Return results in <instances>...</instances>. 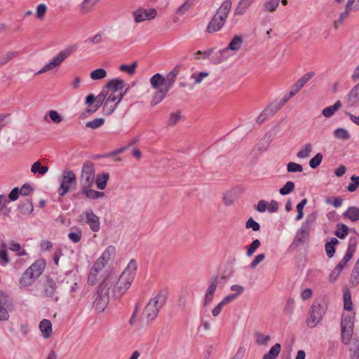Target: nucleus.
Instances as JSON below:
<instances>
[{
	"instance_id": "1",
	"label": "nucleus",
	"mask_w": 359,
	"mask_h": 359,
	"mask_svg": "<svg viewBox=\"0 0 359 359\" xmlns=\"http://www.w3.org/2000/svg\"><path fill=\"white\" fill-rule=\"evenodd\" d=\"M136 262L131 260L121 275L118 276L113 271L103 285L107 286L111 291L113 298L119 299L130 288L136 275Z\"/></svg>"
},
{
	"instance_id": "2",
	"label": "nucleus",
	"mask_w": 359,
	"mask_h": 359,
	"mask_svg": "<svg viewBox=\"0 0 359 359\" xmlns=\"http://www.w3.org/2000/svg\"><path fill=\"white\" fill-rule=\"evenodd\" d=\"M328 304V299L325 297H318L313 302L306 320L309 327H315L323 320L327 312Z\"/></svg>"
},
{
	"instance_id": "3",
	"label": "nucleus",
	"mask_w": 359,
	"mask_h": 359,
	"mask_svg": "<svg viewBox=\"0 0 359 359\" xmlns=\"http://www.w3.org/2000/svg\"><path fill=\"white\" fill-rule=\"evenodd\" d=\"M167 299V292L160 291L154 297L151 299L143 310L142 323H149L158 316L160 309L165 304Z\"/></svg>"
},
{
	"instance_id": "4",
	"label": "nucleus",
	"mask_w": 359,
	"mask_h": 359,
	"mask_svg": "<svg viewBox=\"0 0 359 359\" xmlns=\"http://www.w3.org/2000/svg\"><path fill=\"white\" fill-rule=\"evenodd\" d=\"M232 6L231 0L224 1L208 23L206 31L208 33L218 32L224 26Z\"/></svg>"
},
{
	"instance_id": "5",
	"label": "nucleus",
	"mask_w": 359,
	"mask_h": 359,
	"mask_svg": "<svg viewBox=\"0 0 359 359\" xmlns=\"http://www.w3.org/2000/svg\"><path fill=\"white\" fill-rule=\"evenodd\" d=\"M45 266L46 263L43 260L36 261L23 273L19 282L20 286L25 287L31 285L42 273Z\"/></svg>"
},
{
	"instance_id": "6",
	"label": "nucleus",
	"mask_w": 359,
	"mask_h": 359,
	"mask_svg": "<svg viewBox=\"0 0 359 359\" xmlns=\"http://www.w3.org/2000/svg\"><path fill=\"white\" fill-rule=\"evenodd\" d=\"M112 272L109 266H104L95 262L90 271L88 282L90 285L100 282L99 285H102L109 278Z\"/></svg>"
},
{
	"instance_id": "7",
	"label": "nucleus",
	"mask_w": 359,
	"mask_h": 359,
	"mask_svg": "<svg viewBox=\"0 0 359 359\" xmlns=\"http://www.w3.org/2000/svg\"><path fill=\"white\" fill-rule=\"evenodd\" d=\"M77 49L76 45H72L66 47L65 49L59 52L51 60L41 69L37 74L46 73L55 67H58L63 61H65L69 55L74 53Z\"/></svg>"
},
{
	"instance_id": "8",
	"label": "nucleus",
	"mask_w": 359,
	"mask_h": 359,
	"mask_svg": "<svg viewBox=\"0 0 359 359\" xmlns=\"http://www.w3.org/2000/svg\"><path fill=\"white\" fill-rule=\"evenodd\" d=\"M179 67H176L167 74L166 77H165L167 81L166 86L160 88L156 92L155 95H154L151 101V104L152 106L156 105L157 104L160 103L165 97L170 89L174 85L176 77L179 74Z\"/></svg>"
},
{
	"instance_id": "9",
	"label": "nucleus",
	"mask_w": 359,
	"mask_h": 359,
	"mask_svg": "<svg viewBox=\"0 0 359 359\" xmlns=\"http://www.w3.org/2000/svg\"><path fill=\"white\" fill-rule=\"evenodd\" d=\"M111 291L107 286L99 285L93 296V306L97 313H101L107 308Z\"/></svg>"
},
{
	"instance_id": "10",
	"label": "nucleus",
	"mask_w": 359,
	"mask_h": 359,
	"mask_svg": "<svg viewBox=\"0 0 359 359\" xmlns=\"http://www.w3.org/2000/svg\"><path fill=\"white\" fill-rule=\"evenodd\" d=\"M95 170L94 165L90 161L83 163L80 177L81 189L93 187L95 182Z\"/></svg>"
},
{
	"instance_id": "11",
	"label": "nucleus",
	"mask_w": 359,
	"mask_h": 359,
	"mask_svg": "<svg viewBox=\"0 0 359 359\" xmlns=\"http://www.w3.org/2000/svg\"><path fill=\"white\" fill-rule=\"evenodd\" d=\"M243 43V39L241 36L235 35L231 40L230 41L228 46L222 50H220L219 51L220 56L222 57V59L220 60H215L214 63H219L226 57H225L226 53L229 50H233V51H238Z\"/></svg>"
},
{
	"instance_id": "12",
	"label": "nucleus",
	"mask_w": 359,
	"mask_h": 359,
	"mask_svg": "<svg viewBox=\"0 0 359 359\" xmlns=\"http://www.w3.org/2000/svg\"><path fill=\"white\" fill-rule=\"evenodd\" d=\"M157 12L154 8L148 10L140 8L133 12V15L135 22L140 23L145 20L154 19L156 16Z\"/></svg>"
},
{
	"instance_id": "13",
	"label": "nucleus",
	"mask_w": 359,
	"mask_h": 359,
	"mask_svg": "<svg viewBox=\"0 0 359 359\" xmlns=\"http://www.w3.org/2000/svg\"><path fill=\"white\" fill-rule=\"evenodd\" d=\"M219 279L217 276L212 277L210 279L208 287L204 295V306H208L212 302L213 299V295L217 287Z\"/></svg>"
},
{
	"instance_id": "14",
	"label": "nucleus",
	"mask_w": 359,
	"mask_h": 359,
	"mask_svg": "<svg viewBox=\"0 0 359 359\" xmlns=\"http://www.w3.org/2000/svg\"><path fill=\"white\" fill-rule=\"evenodd\" d=\"M342 342L348 347L351 359L359 358V338H342Z\"/></svg>"
},
{
	"instance_id": "15",
	"label": "nucleus",
	"mask_w": 359,
	"mask_h": 359,
	"mask_svg": "<svg viewBox=\"0 0 359 359\" xmlns=\"http://www.w3.org/2000/svg\"><path fill=\"white\" fill-rule=\"evenodd\" d=\"M346 104L348 108H355L359 106V83L348 94Z\"/></svg>"
},
{
	"instance_id": "16",
	"label": "nucleus",
	"mask_w": 359,
	"mask_h": 359,
	"mask_svg": "<svg viewBox=\"0 0 359 359\" xmlns=\"http://www.w3.org/2000/svg\"><path fill=\"white\" fill-rule=\"evenodd\" d=\"M86 222L88 224L90 229L93 232H97L100 229V222L99 217L93 212L92 210H87L85 212Z\"/></svg>"
},
{
	"instance_id": "17",
	"label": "nucleus",
	"mask_w": 359,
	"mask_h": 359,
	"mask_svg": "<svg viewBox=\"0 0 359 359\" xmlns=\"http://www.w3.org/2000/svg\"><path fill=\"white\" fill-rule=\"evenodd\" d=\"M315 73L313 72H310L304 76H302L299 80H297L291 88L290 96H294L314 76Z\"/></svg>"
},
{
	"instance_id": "18",
	"label": "nucleus",
	"mask_w": 359,
	"mask_h": 359,
	"mask_svg": "<svg viewBox=\"0 0 359 359\" xmlns=\"http://www.w3.org/2000/svg\"><path fill=\"white\" fill-rule=\"evenodd\" d=\"M353 329V318L343 316L341 322V337H351Z\"/></svg>"
},
{
	"instance_id": "19",
	"label": "nucleus",
	"mask_w": 359,
	"mask_h": 359,
	"mask_svg": "<svg viewBox=\"0 0 359 359\" xmlns=\"http://www.w3.org/2000/svg\"><path fill=\"white\" fill-rule=\"evenodd\" d=\"M116 253V248L113 245L108 246L102 255L97 259V262H100V264L104 266H108L107 263L112 259L113 257Z\"/></svg>"
},
{
	"instance_id": "20",
	"label": "nucleus",
	"mask_w": 359,
	"mask_h": 359,
	"mask_svg": "<svg viewBox=\"0 0 359 359\" xmlns=\"http://www.w3.org/2000/svg\"><path fill=\"white\" fill-rule=\"evenodd\" d=\"M256 0H239L234 9V15H243Z\"/></svg>"
},
{
	"instance_id": "21",
	"label": "nucleus",
	"mask_w": 359,
	"mask_h": 359,
	"mask_svg": "<svg viewBox=\"0 0 359 359\" xmlns=\"http://www.w3.org/2000/svg\"><path fill=\"white\" fill-rule=\"evenodd\" d=\"M150 83L153 88L158 89V90L160 88L166 86V80L165 78L163 76L162 74L157 73L154 74L151 79H150Z\"/></svg>"
},
{
	"instance_id": "22",
	"label": "nucleus",
	"mask_w": 359,
	"mask_h": 359,
	"mask_svg": "<svg viewBox=\"0 0 359 359\" xmlns=\"http://www.w3.org/2000/svg\"><path fill=\"white\" fill-rule=\"evenodd\" d=\"M81 194L90 199H97L103 198L104 193L92 189V187H85L81 189Z\"/></svg>"
},
{
	"instance_id": "23",
	"label": "nucleus",
	"mask_w": 359,
	"mask_h": 359,
	"mask_svg": "<svg viewBox=\"0 0 359 359\" xmlns=\"http://www.w3.org/2000/svg\"><path fill=\"white\" fill-rule=\"evenodd\" d=\"M356 239H350L346 252L342 259L343 264H347L351 260L356 250Z\"/></svg>"
},
{
	"instance_id": "24",
	"label": "nucleus",
	"mask_w": 359,
	"mask_h": 359,
	"mask_svg": "<svg viewBox=\"0 0 359 359\" xmlns=\"http://www.w3.org/2000/svg\"><path fill=\"white\" fill-rule=\"evenodd\" d=\"M343 217L355 222L359 220V208L355 206L349 207L344 213Z\"/></svg>"
},
{
	"instance_id": "25",
	"label": "nucleus",
	"mask_w": 359,
	"mask_h": 359,
	"mask_svg": "<svg viewBox=\"0 0 359 359\" xmlns=\"http://www.w3.org/2000/svg\"><path fill=\"white\" fill-rule=\"evenodd\" d=\"M280 0H266L262 5V11L264 13H273L279 6Z\"/></svg>"
},
{
	"instance_id": "26",
	"label": "nucleus",
	"mask_w": 359,
	"mask_h": 359,
	"mask_svg": "<svg viewBox=\"0 0 359 359\" xmlns=\"http://www.w3.org/2000/svg\"><path fill=\"white\" fill-rule=\"evenodd\" d=\"M124 86V81L123 80L121 79H114L111 81H109L104 89L111 90L113 92H118V90H121Z\"/></svg>"
},
{
	"instance_id": "27",
	"label": "nucleus",
	"mask_w": 359,
	"mask_h": 359,
	"mask_svg": "<svg viewBox=\"0 0 359 359\" xmlns=\"http://www.w3.org/2000/svg\"><path fill=\"white\" fill-rule=\"evenodd\" d=\"M311 229L302 225L299 229L297 231L294 241L297 243H303L309 236Z\"/></svg>"
},
{
	"instance_id": "28",
	"label": "nucleus",
	"mask_w": 359,
	"mask_h": 359,
	"mask_svg": "<svg viewBox=\"0 0 359 359\" xmlns=\"http://www.w3.org/2000/svg\"><path fill=\"white\" fill-rule=\"evenodd\" d=\"M341 107V102L338 100L334 105L329 106L323 109L322 111L323 115L326 118H330L334 114V113Z\"/></svg>"
},
{
	"instance_id": "29",
	"label": "nucleus",
	"mask_w": 359,
	"mask_h": 359,
	"mask_svg": "<svg viewBox=\"0 0 359 359\" xmlns=\"http://www.w3.org/2000/svg\"><path fill=\"white\" fill-rule=\"evenodd\" d=\"M48 117L55 123L59 124L62 122V118L60 114L55 110H50L43 117L46 122H49Z\"/></svg>"
},
{
	"instance_id": "30",
	"label": "nucleus",
	"mask_w": 359,
	"mask_h": 359,
	"mask_svg": "<svg viewBox=\"0 0 359 359\" xmlns=\"http://www.w3.org/2000/svg\"><path fill=\"white\" fill-rule=\"evenodd\" d=\"M333 135L334 138L341 140H348L351 138V135L348 131L343 128H339L334 130Z\"/></svg>"
},
{
	"instance_id": "31",
	"label": "nucleus",
	"mask_w": 359,
	"mask_h": 359,
	"mask_svg": "<svg viewBox=\"0 0 359 359\" xmlns=\"http://www.w3.org/2000/svg\"><path fill=\"white\" fill-rule=\"evenodd\" d=\"M39 328L43 337H50L52 332V324L50 320H43L39 324Z\"/></svg>"
},
{
	"instance_id": "32",
	"label": "nucleus",
	"mask_w": 359,
	"mask_h": 359,
	"mask_svg": "<svg viewBox=\"0 0 359 359\" xmlns=\"http://www.w3.org/2000/svg\"><path fill=\"white\" fill-rule=\"evenodd\" d=\"M48 171V168L42 165L39 161L34 162L31 167V172L33 174L39 173L41 175H45Z\"/></svg>"
},
{
	"instance_id": "33",
	"label": "nucleus",
	"mask_w": 359,
	"mask_h": 359,
	"mask_svg": "<svg viewBox=\"0 0 359 359\" xmlns=\"http://www.w3.org/2000/svg\"><path fill=\"white\" fill-rule=\"evenodd\" d=\"M109 178V175L107 172H104L97 175L96 180H95L97 188L101 190L104 189L107 187V183Z\"/></svg>"
},
{
	"instance_id": "34",
	"label": "nucleus",
	"mask_w": 359,
	"mask_h": 359,
	"mask_svg": "<svg viewBox=\"0 0 359 359\" xmlns=\"http://www.w3.org/2000/svg\"><path fill=\"white\" fill-rule=\"evenodd\" d=\"M62 181L67 184H72L76 182V177L75 174L69 169H66L62 172Z\"/></svg>"
},
{
	"instance_id": "35",
	"label": "nucleus",
	"mask_w": 359,
	"mask_h": 359,
	"mask_svg": "<svg viewBox=\"0 0 359 359\" xmlns=\"http://www.w3.org/2000/svg\"><path fill=\"white\" fill-rule=\"evenodd\" d=\"M280 348V344L278 343L276 344L271 347L269 351L264 355L263 359H275L278 355Z\"/></svg>"
},
{
	"instance_id": "36",
	"label": "nucleus",
	"mask_w": 359,
	"mask_h": 359,
	"mask_svg": "<svg viewBox=\"0 0 359 359\" xmlns=\"http://www.w3.org/2000/svg\"><path fill=\"white\" fill-rule=\"evenodd\" d=\"M318 213L316 212H313L306 216L305 221L302 223V225L309 228V229H311L316 223Z\"/></svg>"
},
{
	"instance_id": "37",
	"label": "nucleus",
	"mask_w": 359,
	"mask_h": 359,
	"mask_svg": "<svg viewBox=\"0 0 359 359\" xmlns=\"http://www.w3.org/2000/svg\"><path fill=\"white\" fill-rule=\"evenodd\" d=\"M10 262L6 250V245L4 243L0 245V264L6 266Z\"/></svg>"
},
{
	"instance_id": "38",
	"label": "nucleus",
	"mask_w": 359,
	"mask_h": 359,
	"mask_svg": "<svg viewBox=\"0 0 359 359\" xmlns=\"http://www.w3.org/2000/svg\"><path fill=\"white\" fill-rule=\"evenodd\" d=\"M339 243L338 240L332 238L329 243L325 244V250L328 257H333L335 252V245Z\"/></svg>"
},
{
	"instance_id": "39",
	"label": "nucleus",
	"mask_w": 359,
	"mask_h": 359,
	"mask_svg": "<svg viewBox=\"0 0 359 359\" xmlns=\"http://www.w3.org/2000/svg\"><path fill=\"white\" fill-rule=\"evenodd\" d=\"M348 233V228L346 224H338L334 234L339 238L344 239Z\"/></svg>"
},
{
	"instance_id": "40",
	"label": "nucleus",
	"mask_w": 359,
	"mask_h": 359,
	"mask_svg": "<svg viewBox=\"0 0 359 359\" xmlns=\"http://www.w3.org/2000/svg\"><path fill=\"white\" fill-rule=\"evenodd\" d=\"M34 210L32 203L28 199L25 200L22 204L20 205V211L22 214L29 215Z\"/></svg>"
},
{
	"instance_id": "41",
	"label": "nucleus",
	"mask_w": 359,
	"mask_h": 359,
	"mask_svg": "<svg viewBox=\"0 0 359 359\" xmlns=\"http://www.w3.org/2000/svg\"><path fill=\"white\" fill-rule=\"evenodd\" d=\"M137 67V62H133L131 65L123 64L119 67V69L121 72H126L129 75H133L135 73L136 68Z\"/></svg>"
},
{
	"instance_id": "42",
	"label": "nucleus",
	"mask_w": 359,
	"mask_h": 359,
	"mask_svg": "<svg viewBox=\"0 0 359 359\" xmlns=\"http://www.w3.org/2000/svg\"><path fill=\"white\" fill-rule=\"evenodd\" d=\"M74 229V231H71L68 234V238L69 240H71L73 243H79L82 236V231L80 229L77 227H73L72 230Z\"/></svg>"
},
{
	"instance_id": "43",
	"label": "nucleus",
	"mask_w": 359,
	"mask_h": 359,
	"mask_svg": "<svg viewBox=\"0 0 359 359\" xmlns=\"http://www.w3.org/2000/svg\"><path fill=\"white\" fill-rule=\"evenodd\" d=\"M236 199L235 191H229L225 193L223 196V201L225 205L229 206L232 205Z\"/></svg>"
},
{
	"instance_id": "44",
	"label": "nucleus",
	"mask_w": 359,
	"mask_h": 359,
	"mask_svg": "<svg viewBox=\"0 0 359 359\" xmlns=\"http://www.w3.org/2000/svg\"><path fill=\"white\" fill-rule=\"evenodd\" d=\"M117 106V103L108 102V100H106L102 107L103 113L107 116L111 115L116 109Z\"/></svg>"
},
{
	"instance_id": "45",
	"label": "nucleus",
	"mask_w": 359,
	"mask_h": 359,
	"mask_svg": "<svg viewBox=\"0 0 359 359\" xmlns=\"http://www.w3.org/2000/svg\"><path fill=\"white\" fill-rule=\"evenodd\" d=\"M18 51H8L0 58L1 66L6 65L10 60L18 56Z\"/></svg>"
},
{
	"instance_id": "46",
	"label": "nucleus",
	"mask_w": 359,
	"mask_h": 359,
	"mask_svg": "<svg viewBox=\"0 0 359 359\" xmlns=\"http://www.w3.org/2000/svg\"><path fill=\"white\" fill-rule=\"evenodd\" d=\"M90 76L92 80H100L107 76V72L105 69L100 68L91 72Z\"/></svg>"
},
{
	"instance_id": "47",
	"label": "nucleus",
	"mask_w": 359,
	"mask_h": 359,
	"mask_svg": "<svg viewBox=\"0 0 359 359\" xmlns=\"http://www.w3.org/2000/svg\"><path fill=\"white\" fill-rule=\"evenodd\" d=\"M48 8L45 4H39L36 10V18L40 20H43Z\"/></svg>"
},
{
	"instance_id": "48",
	"label": "nucleus",
	"mask_w": 359,
	"mask_h": 359,
	"mask_svg": "<svg viewBox=\"0 0 359 359\" xmlns=\"http://www.w3.org/2000/svg\"><path fill=\"white\" fill-rule=\"evenodd\" d=\"M312 151V146L310 143H307L305 144L304 148L298 151L297 154V156L299 158H306L309 156L311 152Z\"/></svg>"
},
{
	"instance_id": "49",
	"label": "nucleus",
	"mask_w": 359,
	"mask_h": 359,
	"mask_svg": "<svg viewBox=\"0 0 359 359\" xmlns=\"http://www.w3.org/2000/svg\"><path fill=\"white\" fill-rule=\"evenodd\" d=\"M104 123V119L103 118H97L93 121H88L86 123V126L92 129H97L101 127Z\"/></svg>"
},
{
	"instance_id": "50",
	"label": "nucleus",
	"mask_w": 359,
	"mask_h": 359,
	"mask_svg": "<svg viewBox=\"0 0 359 359\" xmlns=\"http://www.w3.org/2000/svg\"><path fill=\"white\" fill-rule=\"evenodd\" d=\"M352 300H351V294L349 290H346L344 293V308L345 310L351 311L352 310Z\"/></svg>"
},
{
	"instance_id": "51",
	"label": "nucleus",
	"mask_w": 359,
	"mask_h": 359,
	"mask_svg": "<svg viewBox=\"0 0 359 359\" xmlns=\"http://www.w3.org/2000/svg\"><path fill=\"white\" fill-rule=\"evenodd\" d=\"M108 95V90L107 89H103L100 94L95 97V102H96V108L95 110L98 109L99 107L104 104V101L106 99L107 96Z\"/></svg>"
},
{
	"instance_id": "52",
	"label": "nucleus",
	"mask_w": 359,
	"mask_h": 359,
	"mask_svg": "<svg viewBox=\"0 0 359 359\" xmlns=\"http://www.w3.org/2000/svg\"><path fill=\"white\" fill-rule=\"evenodd\" d=\"M294 189V184L291 181H288L285 184L279 189L280 194L283 196L290 194Z\"/></svg>"
},
{
	"instance_id": "53",
	"label": "nucleus",
	"mask_w": 359,
	"mask_h": 359,
	"mask_svg": "<svg viewBox=\"0 0 359 359\" xmlns=\"http://www.w3.org/2000/svg\"><path fill=\"white\" fill-rule=\"evenodd\" d=\"M281 108L282 107L278 102H272L265 107L270 116L277 113Z\"/></svg>"
},
{
	"instance_id": "54",
	"label": "nucleus",
	"mask_w": 359,
	"mask_h": 359,
	"mask_svg": "<svg viewBox=\"0 0 359 359\" xmlns=\"http://www.w3.org/2000/svg\"><path fill=\"white\" fill-rule=\"evenodd\" d=\"M99 0H83L81 4V10L83 12L89 11Z\"/></svg>"
},
{
	"instance_id": "55",
	"label": "nucleus",
	"mask_w": 359,
	"mask_h": 359,
	"mask_svg": "<svg viewBox=\"0 0 359 359\" xmlns=\"http://www.w3.org/2000/svg\"><path fill=\"white\" fill-rule=\"evenodd\" d=\"M56 290V284L53 280L48 282L46 288L45 294L47 297H53Z\"/></svg>"
},
{
	"instance_id": "56",
	"label": "nucleus",
	"mask_w": 359,
	"mask_h": 359,
	"mask_svg": "<svg viewBox=\"0 0 359 359\" xmlns=\"http://www.w3.org/2000/svg\"><path fill=\"white\" fill-rule=\"evenodd\" d=\"M209 76V73L206 72H201L198 74H192L191 79H194V83L196 85L200 84L203 80Z\"/></svg>"
},
{
	"instance_id": "57",
	"label": "nucleus",
	"mask_w": 359,
	"mask_h": 359,
	"mask_svg": "<svg viewBox=\"0 0 359 359\" xmlns=\"http://www.w3.org/2000/svg\"><path fill=\"white\" fill-rule=\"evenodd\" d=\"M351 11V10L345 8V11L339 15L338 20L334 22L335 29H337L339 25H343L344 20L348 17Z\"/></svg>"
},
{
	"instance_id": "58",
	"label": "nucleus",
	"mask_w": 359,
	"mask_h": 359,
	"mask_svg": "<svg viewBox=\"0 0 359 359\" xmlns=\"http://www.w3.org/2000/svg\"><path fill=\"white\" fill-rule=\"evenodd\" d=\"M323 160V154L321 153H318L313 158H312L309 161V165L311 168H316Z\"/></svg>"
},
{
	"instance_id": "59",
	"label": "nucleus",
	"mask_w": 359,
	"mask_h": 359,
	"mask_svg": "<svg viewBox=\"0 0 359 359\" xmlns=\"http://www.w3.org/2000/svg\"><path fill=\"white\" fill-rule=\"evenodd\" d=\"M287 170L289 172H301L303 171V168L300 164L290 162L287 165Z\"/></svg>"
},
{
	"instance_id": "60",
	"label": "nucleus",
	"mask_w": 359,
	"mask_h": 359,
	"mask_svg": "<svg viewBox=\"0 0 359 359\" xmlns=\"http://www.w3.org/2000/svg\"><path fill=\"white\" fill-rule=\"evenodd\" d=\"M193 6L191 0H186V1L177 10V13L184 15Z\"/></svg>"
},
{
	"instance_id": "61",
	"label": "nucleus",
	"mask_w": 359,
	"mask_h": 359,
	"mask_svg": "<svg viewBox=\"0 0 359 359\" xmlns=\"http://www.w3.org/2000/svg\"><path fill=\"white\" fill-rule=\"evenodd\" d=\"M180 118L181 113L180 111L172 113L168 118V125L170 126H175Z\"/></svg>"
},
{
	"instance_id": "62",
	"label": "nucleus",
	"mask_w": 359,
	"mask_h": 359,
	"mask_svg": "<svg viewBox=\"0 0 359 359\" xmlns=\"http://www.w3.org/2000/svg\"><path fill=\"white\" fill-rule=\"evenodd\" d=\"M260 246V241L259 239H255L252 241V243L250 245L248 251L247 256L251 257L255 251Z\"/></svg>"
},
{
	"instance_id": "63",
	"label": "nucleus",
	"mask_w": 359,
	"mask_h": 359,
	"mask_svg": "<svg viewBox=\"0 0 359 359\" xmlns=\"http://www.w3.org/2000/svg\"><path fill=\"white\" fill-rule=\"evenodd\" d=\"M352 183H350L348 186V190L350 192L355 191L359 186V176H352L351 177Z\"/></svg>"
},
{
	"instance_id": "64",
	"label": "nucleus",
	"mask_w": 359,
	"mask_h": 359,
	"mask_svg": "<svg viewBox=\"0 0 359 359\" xmlns=\"http://www.w3.org/2000/svg\"><path fill=\"white\" fill-rule=\"evenodd\" d=\"M350 280L353 285H357L359 283V269L355 266L352 270Z\"/></svg>"
}]
</instances>
